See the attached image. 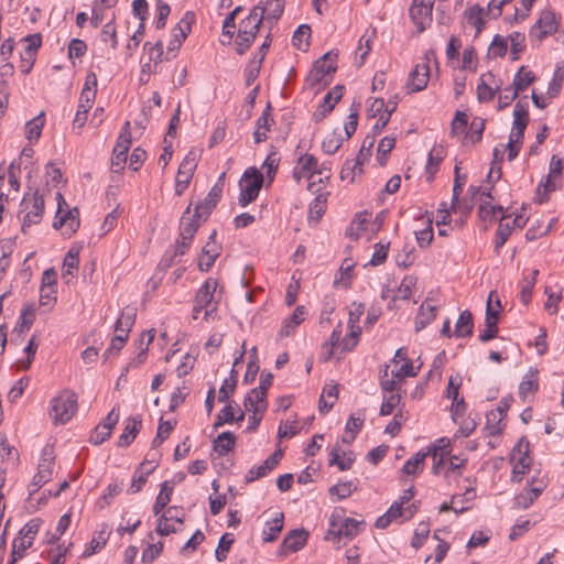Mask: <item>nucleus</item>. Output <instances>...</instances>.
Wrapping results in <instances>:
<instances>
[{"instance_id":"f257e3e1","label":"nucleus","mask_w":564,"mask_h":564,"mask_svg":"<svg viewBox=\"0 0 564 564\" xmlns=\"http://www.w3.org/2000/svg\"><path fill=\"white\" fill-rule=\"evenodd\" d=\"M364 313V303H351L348 313V325L350 332L344 338H341V324L337 325L330 335L329 341L322 346V355L325 361L332 358L339 360L345 352H348L355 348L361 334V327L358 325V323Z\"/></svg>"},{"instance_id":"f03ea898","label":"nucleus","mask_w":564,"mask_h":564,"mask_svg":"<svg viewBox=\"0 0 564 564\" xmlns=\"http://www.w3.org/2000/svg\"><path fill=\"white\" fill-rule=\"evenodd\" d=\"M365 528L364 519L346 517L345 510L337 508L329 517V527L324 540L332 543L336 549H340L346 546Z\"/></svg>"},{"instance_id":"7ed1b4c3","label":"nucleus","mask_w":564,"mask_h":564,"mask_svg":"<svg viewBox=\"0 0 564 564\" xmlns=\"http://www.w3.org/2000/svg\"><path fill=\"white\" fill-rule=\"evenodd\" d=\"M263 20L264 9H262V4H258L240 21L236 39L238 54H243L251 46Z\"/></svg>"},{"instance_id":"20e7f679","label":"nucleus","mask_w":564,"mask_h":564,"mask_svg":"<svg viewBox=\"0 0 564 564\" xmlns=\"http://www.w3.org/2000/svg\"><path fill=\"white\" fill-rule=\"evenodd\" d=\"M273 376L261 373L259 386L252 389L243 400L245 411L251 413L250 421L260 423L267 409V392L271 387Z\"/></svg>"},{"instance_id":"39448f33","label":"nucleus","mask_w":564,"mask_h":564,"mask_svg":"<svg viewBox=\"0 0 564 564\" xmlns=\"http://www.w3.org/2000/svg\"><path fill=\"white\" fill-rule=\"evenodd\" d=\"M218 286L217 280L209 278L205 281V283L198 289L193 307V318L197 319L199 317V313L204 311L203 318L205 321L215 319L217 303L214 301V294Z\"/></svg>"},{"instance_id":"423d86ee","label":"nucleus","mask_w":564,"mask_h":564,"mask_svg":"<svg viewBox=\"0 0 564 564\" xmlns=\"http://www.w3.org/2000/svg\"><path fill=\"white\" fill-rule=\"evenodd\" d=\"M317 173V160L313 154H302L299 156L295 166L293 167V180L295 183L304 187L306 192L314 195L317 191L315 188L314 177Z\"/></svg>"},{"instance_id":"0eeeda50","label":"nucleus","mask_w":564,"mask_h":564,"mask_svg":"<svg viewBox=\"0 0 564 564\" xmlns=\"http://www.w3.org/2000/svg\"><path fill=\"white\" fill-rule=\"evenodd\" d=\"M44 213V197L39 191L28 193L20 203L19 215L22 217V231L42 220Z\"/></svg>"},{"instance_id":"6e6552de","label":"nucleus","mask_w":564,"mask_h":564,"mask_svg":"<svg viewBox=\"0 0 564 564\" xmlns=\"http://www.w3.org/2000/svg\"><path fill=\"white\" fill-rule=\"evenodd\" d=\"M77 412V395L73 391L64 390L51 400L50 415L56 422L66 423Z\"/></svg>"},{"instance_id":"1a4fd4ad","label":"nucleus","mask_w":564,"mask_h":564,"mask_svg":"<svg viewBox=\"0 0 564 564\" xmlns=\"http://www.w3.org/2000/svg\"><path fill=\"white\" fill-rule=\"evenodd\" d=\"M263 185V175L256 167H248L239 181V205L246 207L253 202Z\"/></svg>"},{"instance_id":"9d476101","label":"nucleus","mask_w":564,"mask_h":564,"mask_svg":"<svg viewBox=\"0 0 564 564\" xmlns=\"http://www.w3.org/2000/svg\"><path fill=\"white\" fill-rule=\"evenodd\" d=\"M42 520L39 518L30 520L20 531V536L12 543L11 560L8 564H15L18 560L24 556V552L31 547L33 541L41 528Z\"/></svg>"},{"instance_id":"9b49d317","label":"nucleus","mask_w":564,"mask_h":564,"mask_svg":"<svg viewBox=\"0 0 564 564\" xmlns=\"http://www.w3.org/2000/svg\"><path fill=\"white\" fill-rule=\"evenodd\" d=\"M57 212L54 221V228H64V235L72 236L79 227V212L77 208L64 213L63 207L67 206L63 195L56 193Z\"/></svg>"},{"instance_id":"f8f14e48","label":"nucleus","mask_w":564,"mask_h":564,"mask_svg":"<svg viewBox=\"0 0 564 564\" xmlns=\"http://www.w3.org/2000/svg\"><path fill=\"white\" fill-rule=\"evenodd\" d=\"M131 145L130 122L126 121L121 133L118 137L113 148L111 167L112 172L120 173L127 162V154Z\"/></svg>"},{"instance_id":"ddd939ff","label":"nucleus","mask_w":564,"mask_h":564,"mask_svg":"<svg viewBox=\"0 0 564 564\" xmlns=\"http://www.w3.org/2000/svg\"><path fill=\"white\" fill-rule=\"evenodd\" d=\"M557 26L558 21L555 17V13L550 9H545L541 12L540 18L531 28L530 39L531 41L541 42L546 36L555 33Z\"/></svg>"},{"instance_id":"4468645a","label":"nucleus","mask_w":564,"mask_h":564,"mask_svg":"<svg viewBox=\"0 0 564 564\" xmlns=\"http://www.w3.org/2000/svg\"><path fill=\"white\" fill-rule=\"evenodd\" d=\"M510 460L513 465L511 480L520 482L531 464V458L528 455V443L523 445L521 440L517 447L512 449Z\"/></svg>"},{"instance_id":"2eb2a0df","label":"nucleus","mask_w":564,"mask_h":564,"mask_svg":"<svg viewBox=\"0 0 564 564\" xmlns=\"http://www.w3.org/2000/svg\"><path fill=\"white\" fill-rule=\"evenodd\" d=\"M451 441L446 437H441L425 448L429 457L433 459L432 471L434 475H441L444 460L451 454Z\"/></svg>"},{"instance_id":"dca6fc26","label":"nucleus","mask_w":564,"mask_h":564,"mask_svg":"<svg viewBox=\"0 0 564 564\" xmlns=\"http://www.w3.org/2000/svg\"><path fill=\"white\" fill-rule=\"evenodd\" d=\"M433 4L434 0H413L410 17L419 32H423L432 22Z\"/></svg>"},{"instance_id":"f3484780","label":"nucleus","mask_w":564,"mask_h":564,"mask_svg":"<svg viewBox=\"0 0 564 564\" xmlns=\"http://www.w3.org/2000/svg\"><path fill=\"white\" fill-rule=\"evenodd\" d=\"M529 102L527 96L517 101L513 109V123L510 137L514 140H523L524 131L529 123Z\"/></svg>"},{"instance_id":"a211bd4d","label":"nucleus","mask_w":564,"mask_h":564,"mask_svg":"<svg viewBox=\"0 0 564 564\" xmlns=\"http://www.w3.org/2000/svg\"><path fill=\"white\" fill-rule=\"evenodd\" d=\"M430 79V57L425 54L424 61L414 66L409 75L406 88L410 93H417L426 88Z\"/></svg>"},{"instance_id":"6ab92c4d","label":"nucleus","mask_w":564,"mask_h":564,"mask_svg":"<svg viewBox=\"0 0 564 564\" xmlns=\"http://www.w3.org/2000/svg\"><path fill=\"white\" fill-rule=\"evenodd\" d=\"M196 165V158L192 152L181 162L175 180V194L177 196H181L188 187Z\"/></svg>"},{"instance_id":"aec40b11","label":"nucleus","mask_w":564,"mask_h":564,"mask_svg":"<svg viewBox=\"0 0 564 564\" xmlns=\"http://www.w3.org/2000/svg\"><path fill=\"white\" fill-rule=\"evenodd\" d=\"M356 457L347 446L335 444L328 455V465L345 471L351 468Z\"/></svg>"},{"instance_id":"412c9836","label":"nucleus","mask_w":564,"mask_h":564,"mask_svg":"<svg viewBox=\"0 0 564 564\" xmlns=\"http://www.w3.org/2000/svg\"><path fill=\"white\" fill-rule=\"evenodd\" d=\"M54 464H55L54 447L52 445H46L42 449V455H41V458H40L39 465H37V471L33 476V478H35L37 480V482L46 484L47 481H50L52 474H53Z\"/></svg>"},{"instance_id":"4be33fe9","label":"nucleus","mask_w":564,"mask_h":564,"mask_svg":"<svg viewBox=\"0 0 564 564\" xmlns=\"http://www.w3.org/2000/svg\"><path fill=\"white\" fill-rule=\"evenodd\" d=\"M193 21L194 14L192 12H186L177 25L172 30V39L167 45V51L175 52L181 47L183 41L191 32Z\"/></svg>"},{"instance_id":"5701e85b","label":"nucleus","mask_w":564,"mask_h":564,"mask_svg":"<svg viewBox=\"0 0 564 564\" xmlns=\"http://www.w3.org/2000/svg\"><path fill=\"white\" fill-rule=\"evenodd\" d=\"M492 296H494V292H490L489 299L487 302V307H486V318H485L486 328L482 332H480V334L478 336L479 340L482 343L489 341V340L496 338L498 335L499 316H498V312L494 311L491 307L490 302H491Z\"/></svg>"},{"instance_id":"b1692460","label":"nucleus","mask_w":564,"mask_h":564,"mask_svg":"<svg viewBox=\"0 0 564 564\" xmlns=\"http://www.w3.org/2000/svg\"><path fill=\"white\" fill-rule=\"evenodd\" d=\"M221 193L220 184H215L208 192L204 202L195 206V217L206 220L220 199Z\"/></svg>"},{"instance_id":"393cba45","label":"nucleus","mask_w":564,"mask_h":564,"mask_svg":"<svg viewBox=\"0 0 564 564\" xmlns=\"http://www.w3.org/2000/svg\"><path fill=\"white\" fill-rule=\"evenodd\" d=\"M308 533L304 529H295L289 532L281 543V553L288 554L302 549L307 540Z\"/></svg>"},{"instance_id":"a878e982","label":"nucleus","mask_w":564,"mask_h":564,"mask_svg":"<svg viewBox=\"0 0 564 564\" xmlns=\"http://www.w3.org/2000/svg\"><path fill=\"white\" fill-rule=\"evenodd\" d=\"M191 206L185 209L181 217V224H180V238L192 240L199 228L203 218L195 217V214L191 216Z\"/></svg>"},{"instance_id":"bb28decb","label":"nucleus","mask_w":564,"mask_h":564,"mask_svg":"<svg viewBox=\"0 0 564 564\" xmlns=\"http://www.w3.org/2000/svg\"><path fill=\"white\" fill-rule=\"evenodd\" d=\"M337 59H338V50H330L325 53L319 58V84L325 82L324 84H329V80H326V76L336 73L337 70Z\"/></svg>"},{"instance_id":"cd10ccee","label":"nucleus","mask_w":564,"mask_h":564,"mask_svg":"<svg viewBox=\"0 0 564 564\" xmlns=\"http://www.w3.org/2000/svg\"><path fill=\"white\" fill-rule=\"evenodd\" d=\"M148 464H149L148 462H142L139 464V466L134 470L131 485L127 490L128 494L134 495V494L139 492L145 485L148 477L156 468V465H153L150 467V469H145V466Z\"/></svg>"},{"instance_id":"c85d7f7f","label":"nucleus","mask_w":564,"mask_h":564,"mask_svg":"<svg viewBox=\"0 0 564 564\" xmlns=\"http://www.w3.org/2000/svg\"><path fill=\"white\" fill-rule=\"evenodd\" d=\"M137 311L134 307H126L115 326V333L123 337H129V333L135 322Z\"/></svg>"},{"instance_id":"c756f323","label":"nucleus","mask_w":564,"mask_h":564,"mask_svg":"<svg viewBox=\"0 0 564 564\" xmlns=\"http://www.w3.org/2000/svg\"><path fill=\"white\" fill-rule=\"evenodd\" d=\"M466 464V458H460L456 455L449 454V456H447L444 460V466L441 475H443L444 478L449 481L452 477L462 475V470L465 468Z\"/></svg>"},{"instance_id":"7c9ffc66","label":"nucleus","mask_w":564,"mask_h":564,"mask_svg":"<svg viewBox=\"0 0 564 564\" xmlns=\"http://www.w3.org/2000/svg\"><path fill=\"white\" fill-rule=\"evenodd\" d=\"M562 171L563 160L557 155H553L551 158L550 172L546 176L545 183L540 185L544 187V195L556 189V184L554 183V180L562 175Z\"/></svg>"},{"instance_id":"2f4dec72","label":"nucleus","mask_w":564,"mask_h":564,"mask_svg":"<svg viewBox=\"0 0 564 564\" xmlns=\"http://www.w3.org/2000/svg\"><path fill=\"white\" fill-rule=\"evenodd\" d=\"M283 520L284 514L282 512H278L273 519L265 522L262 531L263 542H273L278 539L283 529Z\"/></svg>"},{"instance_id":"473e14b6","label":"nucleus","mask_w":564,"mask_h":564,"mask_svg":"<svg viewBox=\"0 0 564 564\" xmlns=\"http://www.w3.org/2000/svg\"><path fill=\"white\" fill-rule=\"evenodd\" d=\"M35 321V307L33 303H25L20 313L19 319L14 327L15 332L21 334L28 332Z\"/></svg>"},{"instance_id":"72a5a7b5","label":"nucleus","mask_w":564,"mask_h":564,"mask_svg":"<svg viewBox=\"0 0 564 564\" xmlns=\"http://www.w3.org/2000/svg\"><path fill=\"white\" fill-rule=\"evenodd\" d=\"M109 534H110V530H109L108 525L105 523L101 524L100 530L95 532L88 547L85 550L83 555L85 557H87V556L93 555L100 549H102L108 541Z\"/></svg>"},{"instance_id":"f704fd0d","label":"nucleus","mask_w":564,"mask_h":564,"mask_svg":"<svg viewBox=\"0 0 564 564\" xmlns=\"http://www.w3.org/2000/svg\"><path fill=\"white\" fill-rule=\"evenodd\" d=\"M154 339V330H149L143 333L141 339L139 341V352L138 355L129 362L128 367L138 368L140 367L147 359L149 345Z\"/></svg>"},{"instance_id":"c9c22d12","label":"nucleus","mask_w":564,"mask_h":564,"mask_svg":"<svg viewBox=\"0 0 564 564\" xmlns=\"http://www.w3.org/2000/svg\"><path fill=\"white\" fill-rule=\"evenodd\" d=\"M216 231L214 230L213 234L209 236V240L202 250V253L208 256V261H198V268L200 271H208L219 254V248L217 243L214 241Z\"/></svg>"},{"instance_id":"e433bc0d","label":"nucleus","mask_w":564,"mask_h":564,"mask_svg":"<svg viewBox=\"0 0 564 564\" xmlns=\"http://www.w3.org/2000/svg\"><path fill=\"white\" fill-rule=\"evenodd\" d=\"M429 457L425 451H420L411 456L403 465L402 473L408 476H416L424 468V460Z\"/></svg>"},{"instance_id":"4c0bfd02","label":"nucleus","mask_w":564,"mask_h":564,"mask_svg":"<svg viewBox=\"0 0 564 564\" xmlns=\"http://www.w3.org/2000/svg\"><path fill=\"white\" fill-rule=\"evenodd\" d=\"M474 319L473 314L466 310L460 313L455 325L456 337H469L473 335Z\"/></svg>"},{"instance_id":"58836bf2","label":"nucleus","mask_w":564,"mask_h":564,"mask_svg":"<svg viewBox=\"0 0 564 564\" xmlns=\"http://www.w3.org/2000/svg\"><path fill=\"white\" fill-rule=\"evenodd\" d=\"M23 41L26 43V47L22 58L24 62H29V66L24 72L29 73L33 64L34 53L41 47L42 35L40 33L29 34L23 39Z\"/></svg>"},{"instance_id":"ea45409f","label":"nucleus","mask_w":564,"mask_h":564,"mask_svg":"<svg viewBox=\"0 0 564 564\" xmlns=\"http://www.w3.org/2000/svg\"><path fill=\"white\" fill-rule=\"evenodd\" d=\"M368 217H369V214L367 210L357 213L352 223L347 228L346 235L352 240L359 239V237L366 229V225L368 223Z\"/></svg>"},{"instance_id":"a19ab883","label":"nucleus","mask_w":564,"mask_h":564,"mask_svg":"<svg viewBox=\"0 0 564 564\" xmlns=\"http://www.w3.org/2000/svg\"><path fill=\"white\" fill-rule=\"evenodd\" d=\"M375 134L367 135L360 147V150L357 154L356 162L354 165V172L358 171L359 173L362 172V164L365 161H367L371 155V150L375 145Z\"/></svg>"},{"instance_id":"79ce46f5","label":"nucleus","mask_w":564,"mask_h":564,"mask_svg":"<svg viewBox=\"0 0 564 564\" xmlns=\"http://www.w3.org/2000/svg\"><path fill=\"white\" fill-rule=\"evenodd\" d=\"M235 444V435L231 432H223L214 441L213 447L214 451L218 453V455L224 456L227 455L231 449H234Z\"/></svg>"},{"instance_id":"37998d69","label":"nucleus","mask_w":564,"mask_h":564,"mask_svg":"<svg viewBox=\"0 0 564 564\" xmlns=\"http://www.w3.org/2000/svg\"><path fill=\"white\" fill-rule=\"evenodd\" d=\"M304 307L297 306L292 316L283 322L279 332V337L283 338L289 336L294 330V328L304 321Z\"/></svg>"},{"instance_id":"c03bdc74","label":"nucleus","mask_w":564,"mask_h":564,"mask_svg":"<svg viewBox=\"0 0 564 564\" xmlns=\"http://www.w3.org/2000/svg\"><path fill=\"white\" fill-rule=\"evenodd\" d=\"M284 0H267L265 6H262L264 9L265 21L273 25L282 15L284 11Z\"/></svg>"},{"instance_id":"a18cd8bd","label":"nucleus","mask_w":564,"mask_h":564,"mask_svg":"<svg viewBox=\"0 0 564 564\" xmlns=\"http://www.w3.org/2000/svg\"><path fill=\"white\" fill-rule=\"evenodd\" d=\"M312 31L310 25L302 24L300 25L293 36H292V44L297 50L306 52L310 46V40H311Z\"/></svg>"},{"instance_id":"49530a36","label":"nucleus","mask_w":564,"mask_h":564,"mask_svg":"<svg viewBox=\"0 0 564 564\" xmlns=\"http://www.w3.org/2000/svg\"><path fill=\"white\" fill-rule=\"evenodd\" d=\"M436 317V307L426 303H423L415 317V330L420 332L427 324L434 321Z\"/></svg>"},{"instance_id":"de8ad7c7","label":"nucleus","mask_w":564,"mask_h":564,"mask_svg":"<svg viewBox=\"0 0 564 564\" xmlns=\"http://www.w3.org/2000/svg\"><path fill=\"white\" fill-rule=\"evenodd\" d=\"M512 398H502L495 410L486 413L487 423H501L510 409Z\"/></svg>"},{"instance_id":"09e8293b","label":"nucleus","mask_w":564,"mask_h":564,"mask_svg":"<svg viewBox=\"0 0 564 564\" xmlns=\"http://www.w3.org/2000/svg\"><path fill=\"white\" fill-rule=\"evenodd\" d=\"M356 265V262L351 258H345L338 270L339 276H335L334 284L348 288L350 285L351 272Z\"/></svg>"},{"instance_id":"8fccbe9b","label":"nucleus","mask_w":564,"mask_h":564,"mask_svg":"<svg viewBox=\"0 0 564 564\" xmlns=\"http://www.w3.org/2000/svg\"><path fill=\"white\" fill-rule=\"evenodd\" d=\"M535 80L534 74L527 69L525 66H521L517 74L514 75L512 85H510L518 93L523 91L528 86H530Z\"/></svg>"},{"instance_id":"3c124183","label":"nucleus","mask_w":564,"mask_h":564,"mask_svg":"<svg viewBox=\"0 0 564 564\" xmlns=\"http://www.w3.org/2000/svg\"><path fill=\"white\" fill-rule=\"evenodd\" d=\"M513 228L510 225L509 218L506 216H502L496 232V239H495V250L499 252V250L502 248V246L507 242L509 239Z\"/></svg>"},{"instance_id":"603ef678","label":"nucleus","mask_w":564,"mask_h":564,"mask_svg":"<svg viewBox=\"0 0 564 564\" xmlns=\"http://www.w3.org/2000/svg\"><path fill=\"white\" fill-rule=\"evenodd\" d=\"M44 126V112L30 120L25 124V137L30 142L37 141Z\"/></svg>"},{"instance_id":"864d4df0","label":"nucleus","mask_w":564,"mask_h":564,"mask_svg":"<svg viewBox=\"0 0 564 564\" xmlns=\"http://www.w3.org/2000/svg\"><path fill=\"white\" fill-rule=\"evenodd\" d=\"M172 492H173V487L170 485L169 481H164L161 485V490H160V492L155 499L154 506H153V512L155 516L161 513V511L171 501Z\"/></svg>"},{"instance_id":"5fc2aeb1","label":"nucleus","mask_w":564,"mask_h":564,"mask_svg":"<svg viewBox=\"0 0 564 564\" xmlns=\"http://www.w3.org/2000/svg\"><path fill=\"white\" fill-rule=\"evenodd\" d=\"M337 386H326L319 395V411H329L337 401Z\"/></svg>"},{"instance_id":"6e6d98bb","label":"nucleus","mask_w":564,"mask_h":564,"mask_svg":"<svg viewBox=\"0 0 564 564\" xmlns=\"http://www.w3.org/2000/svg\"><path fill=\"white\" fill-rule=\"evenodd\" d=\"M357 489L356 480H348L337 482L329 488L330 496H336L337 499H345L349 497Z\"/></svg>"},{"instance_id":"4d7b16f0","label":"nucleus","mask_w":564,"mask_h":564,"mask_svg":"<svg viewBox=\"0 0 564 564\" xmlns=\"http://www.w3.org/2000/svg\"><path fill=\"white\" fill-rule=\"evenodd\" d=\"M345 91L344 85H336L332 90H329L323 99L322 107L325 112H330L335 105L341 99Z\"/></svg>"},{"instance_id":"13d9d810","label":"nucleus","mask_w":564,"mask_h":564,"mask_svg":"<svg viewBox=\"0 0 564 564\" xmlns=\"http://www.w3.org/2000/svg\"><path fill=\"white\" fill-rule=\"evenodd\" d=\"M444 159V151L442 148L434 147L429 153V160L426 163V173L429 174V180H432L434 174L438 170L440 163Z\"/></svg>"},{"instance_id":"bf43d9fd","label":"nucleus","mask_w":564,"mask_h":564,"mask_svg":"<svg viewBox=\"0 0 564 564\" xmlns=\"http://www.w3.org/2000/svg\"><path fill=\"white\" fill-rule=\"evenodd\" d=\"M237 384V372L232 368L230 372V377L225 379L218 393L219 402H227L229 397L234 393Z\"/></svg>"},{"instance_id":"052dcab7","label":"nucleus","mask_w":564,"mask_h":564,"mask_svg":"<svg viewBox=\"0 0 564 564\" xmlns=\"http://www.w3.org/2000/svg\"><path fill=\"white\" fill-rule=\"evenodd\" d=\"M538 375L536 371H529L522 379L519 386V394L525 398L529 393L538 390Z\"/></svg>"},{"instance_id":"680f3d73","label":"nucleus","mask_w":564,"mask_h":564,"mask_svg":"<svg viewBox=\"0 0 564 564\" xmlns=\"http://www.w3.org/2000/svg\"><path fill=\"white\" fill-rule=\"evenodd\" d=\"M79 264V252L75 249H69L66 253L63 261V278L69 275L74 276V270L78 268Z\"/></svg>"},{"instance_id":"e2e57ef3","label":"nucleus","mask_w":564,"mask_h":564,"mask_svg":"<svg viewBox=\"0 0 564 564\" xmlns=\"http://www.w3.org/2000/svg\"><path fill=\"white\" fill-rule=\"evenodd\" d=\"M39 348V343L36 341L35 335L31 337L28 345L24 348V352L26 354L25 359L18 360L17 365L21 370H26L31 367L36 350Z\"/></svg>"},{"instance_id":"0e129e2a","label":"nucleus","mask_w":564,"mask_h":564,"mask_svg":"<svg viewBox=\"0 0 564 564\" xmlns=\"http://www.w3.org/2000/svg\"><path fill=\"white\" fill-rule=\"evenodd\" d=\"M539 274V270H533L530 275L523 279V283L521 285L520 300L527 305L531 301L532 289L535 284L536 276Z\"/></svg>"},{"instance_id":"69168bd1","label":"nucleus","mask_w":564,"mask_h":564,"mask_svg":"<svg viewBox=\"0 0 564 564\" xmlns=\"http://www.w3.org/2000/svg\"><path fill=\"white\" fill-rule=\"evenodd\" d=\"M482 8L479 6H474L468 9L466 12L467 22L469 25L474 26L476 29V34H479L481 32V29L485 24V21L482 19Z\"/></svg>"},{"instance_id":"338daca9","label":"nucleus","mask_w":564,"mask_h":564,"mask_svg":"<svg viewBox=\"0 0 564 564\" xmlns=\"http://www.w3.org/2000/svg\"><path fill=\"white\" fill-rule=\"evenodd\" d=\"M263 62V54L259 57L254 56L245 69L246 85L250 86L259 76L260 67Z\"/></svg>"},{"instance_id":"774afa93","label":"nucleus","mask_w":564,"mask_h":564,"mask_svg":"<svg viewBox=\"0 0 564 564\" xmlns=\"http://www.w3.org/2000/svg\"><path fill=\"white\" fill-rule=\"evenodd\" d=\"M234 541L235 538L232 533H225L219 539L218 546L215 552V556L218 562H224L227 558V553L229 552Z\"/></svg>"}]
</instances>
